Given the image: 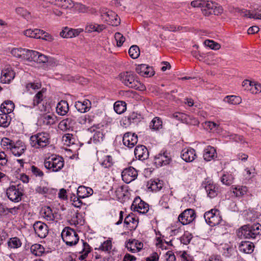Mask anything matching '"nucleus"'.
Returning <instances> with one entry per match:
<instances>
[{"instance_id": "nucleus-1", "label": "nucleus", "mask_w": 261, "mask_h": 261, "mask_svg": "<svg viewBox=\"0 0 261 261\" xmlns=\"http://www.w3.org/2000/svg\"><path fill=\"white\" fill-rule=\"evenodd\" d=\"M30 143L32 147L42 150L48 147L50 143V135L46 132L37 133L30 138Z\"/></svg>"}, {"instance_id": "nucleus-2", "label": "nucleus", "mask_w": 261, "mask_h": 261, "mask_svg": "<svg viewBox=\"0 0 261 261\" xmlns=\"http://www.w3.org/2000/svg\"><path fill=\"white\" fill-rule=\"evenodd\" d=\"M237 235L241 238L255 239L261 236V225L257 223L252 225H244L238 230Z\"/></svg>"}, {"instance_id": "nucleus-3", "label": "nucleus", "mask_w": 261, "mask_h": 261, "mask_svg": "<svg viewBox=\"0 0 261 261\" xmlns=\"http://www.w3.org/2000/svg\"><path fill=\"white\" fill-rule=\"evenodd\" d=\"M61 237L65 244L69 246L76 245L79 241V237L74 229L65 227L61 232Z\"/></svg>"}, {"instance_id": "nucleus-4", "label": "nucleus", "mask_w": 261, "mask_h": 261, "mask_svg": "<svg viewBox=\"0 0 261 261\" xmlns=\"http://www.w3.org/2000/svg\"><path fill=\"white\" fill-rule=\"evenodd\" d=\"M44 164L46 169L58 172L64 167V161L61 156L51 155L45 160Z\"/></svg>"}, {"instance_id": "nucleus-5", "label": "nucleus", "mask_w": 261, "mask_h": 261, "mask_svg": "<svg viewBox=\"0 0 261 261\" xmlns=\"http://www.w3.org/2000/svg\"><path fill=\"white\" fill-rule=\"evenodd\" d=\"M119 78L125 86L138 89L140 88L141 84L136 79V75L132 72H125L119 74Z\"/></svg>"}, {"instance_id": "nucleus-6", "label": "nucleus", "mask_w": 261, "mask_h": 261, "mask_svg": "<svg viewBox=\"0 0 261 261\" xmlns=\"http://www.w3.org/2000/svg\"><path fill=\"white\" fill-rule=\"evenodd\" d=\"M100 13L101 19L113 26H117L120 23V19L113 11L102 8L100 9Z\"/></svg>"}, {"instance_id": "nucleus-7", "label": "nucleus", "mask_w": 261, "mask_h": 261, "mask_svg": "<svg viewBox=\"0 0 261 261\" xmlns=\"http://www.w3.org/2000/svg\"><path fill=\"white\" fill-rule=\"evenodd\" d=\"M154 164L157 167L167 165L171 161V156L170 153L167 151L162 150L154 157Z\"/></svg>"}, {"instance_id": "nucleus-8", "label": "nucleus", "mask_w": 261, "mask_h": 261, "mask_svg": "<svg viewBox=\"0 0 261 261\" xmlns=\"http://www.w3.org/2000/svg\"><path fill=\"white\" fill-rule=\"evenodd\" d=\"M131 209L135 212H148L149 210V205L139 197H137L133 202Z\"/></svg>"}, {"instance_id": "nucleus-9", "label": "nucleus", "mask_w": 261, "mask_h": 261, "mask_svg": "<svg viewBox=\"0 0 261 261\" xmlns=\"http://www.w3.org/2000/svg\"><path fill=\"white\" fill-rule=\"evenodd\" d=\"M122 180L127 184L134 180L138 175L137 170L133 167L124 169L122 172Z\"/></svg>"}, {"instance_id": "nucleus-10", "label": "nucleus", "mask_w": 261, "mask_h": 261, "mask_svg": "<svg viewBox=\"0 0 261 261\" xmlns=\"http://www.w3.org/2000/svg\"><path fill=\"white\" fill-rule=\"evenodd\" d=\"M35 233L40 238H45L48 233V227L46 224L41 222H36L33 225Z\"/></svg>"}, {"instance_id": "nucleus-11", "label": "nucleus", "mask_w": 261, "mask_h": 261, "mask_svg": "<svg viewBox=\"0 0 261 261\" xmlns=\"http://www.w3.org/2000/svg\"><path fill=\"white\" fill-rule=\"evenodd\" d=\"M7 195L10 200L18 202L21 200L22 192L16 186H12L7 190Z\"/></svg>"}, {"instance_id": "nucleus-12", "label": "nucleus", "mask_w": 261, "mask_h": 261, "mask_svg": "<svg viewBox=\"0 0 261 261\" xmlns=\"http://www.w3.org/2000/svg\"><path fill=\"white\" fill-rule=\"evenodd\" d=\"M123 144L128 148H133L138 142V136L135 133L127 132L123 137Z\"/></svg>"}, {"instance_id": "nucleus-13", "label": "nucleus", "mask_w": 261, "mask_h": 261, "mask_svg": "<svg viewBox=\"0 0 261 261\" xmlns=\"http://www.w3.org/2000/svg\"><path fill=\"white\" fill-rule=\"evenodd\" d=\"M205 221L211 226L218 225L222 220L220 213H204Z\"/></svg>"}, {"instance_id": "nucleus-14", "label": "nucleus", "mask_w": 261, "mask_h": 261, "mask_svg": "<svg viewBox=\"0 0 261 261\" xmlns=\"http://www.w3.org/2000/svg\"><path fill=\"white\" fill-rule=\"evenodd\" d=\"M136 71L142 76L150 77L154 74L152 68L146 64L138 65L136 68Z\"/></svg>"}, {"instance_id": "nucleus-15", "label": "nucleus", "mask_w": 261, "mask_h": 261, "mask_svg": "<svg viewBox=\"0 0 261 261\" xmlns=\"http://www.w3.org/2000/svg\"><path fill=\"white\" fill-rule=\"evenodd\" d=\"M82 32V29H74L65 27L60 33V36L64 38H71L77 36Z\"/></svg>"}, {"instance_id": "nucleus-16", "label": "nucleus", "mask_w": 261, "mask_h": 261, "mask_svg": "<svg viewBox=\"0 0 261 261\" xmlns=\"http://www.w3.org/2000/svg\"><path fill=\"white\" fill-rule=\"evenodd\" d=\"M134 154L137 159L141 161L147 159L149 156V152L147 148L142 145H138L136 147Z\"/></svg>"}, {"instance_id": "nucleus-17", "label": "nucleus", "mask_w": 261, "mask_h": 261, "mask_svg": "<svg viewBox=\"0 0 261 261\" xmlns=\"http://www.w3.org/2000/svg\"><path fill=\"white\" fill-rule=\"evenodd\" d=\"M195 150L190 147L184 149L181 153V158L187 162H192L196 158Z\"/></svg>"}, {"instance_id": "nucleus-18", "label": "nucleus", "mask_w": 261, "mask_h": 261, "mask_svg": "<svg viewBox=\"0 0 261 261\" xmlns=\"http://www.w3.org/2000/svg\"><path fill=\"white\" fill-rule=\"evenodd\" d=\"M15 76L14 71L11 69H5L2 71L1 81L4 84H9Z\"/></svg>"}, {"instance_id": "nucleus-19", "label": "nucleus", "mask_w": 261, "mask_h": 261, "mask_svg": "<svg viewBox=\"0 0 261 261\" xmlns=\"http://www.w3.org/2000/svg\"><path fill=\"white\" fill-rule=\"evenodd\" d=\"M205 189L207 196L211 198L215 197L220 191L219 185L214 183H208V182L205 186Z\"/></svg>"}, {"instance_id": "nucleus-20", "label": "nucleus", "mask_w": 261, "mask_h": 261, "mask_svg": "<svg viewBox=\"0 0 261 261\" xmlns=\"http://www.w3.org/2000/svg\"><path fill=\"white\" fill-rule=\"evenodd\" d=\"M25 149L24 144L21 141H18L14 143L10 150L14 155L20 156L24 152Z\"/></svg>"}, {"instance_id": "nucleus-21", "label": "nucleus", "mask_w": 261, "mask_h": 261, "mask_svg": "<svg viewBox=\"0 0 261 261\" xmlns=\"http://www.w3.org/2000/svg\"><path fill=\"white\" fill-rule=\"evenodd\" d=\"M217 157L216 149L212 146H207L205 147L203 152V158L206 161L214 160Z\"/></svg>"}, {"instance_id": "nucleus-22", "label": "nucleus", "mask_w": 261, "mask_h": 261, "mask_svg": "<svg viewBox=\"0 0 261 261\" xmlns=\"http://www.w3.org/2000/svg\"><path fill=\"white\" fill-rule=\"evenodd\" d=\"M98 159L101 166L105 168H110L114 163L113 158L111 155H106L103 153H99Z\"/></svg>"}, {"instance_id": "nucleus-23", "label": "nucleus", "mask_w": 261, "mask_h": 261, "mask_svg": "<svg viewBox=\"0 0 261 261\" xmlns=\"http://www.w3.org/2000/svg\"><path fill=\"white\" fill-rule=\"evenodd\" d=\"M196 213H180L178 217V221L182 225L188 224L194 220L196 218Z\"/></svg>"}, {"instance_id": "nucleus-24", "label": "nucleus", "mask_w": 261, "mask_h": 261, "mask_svg": "<svg viewBox=\"0 0 261 261\" xmlns=\"http://www.w3.org/2000/svg\"><path fill=\"white\" fill-rule=\"evenodd\" d=\"M261 9L254 10L252 12L250 10L242 9L240 11L241 16L243 17H247L249 18H253L255 19H259V15H260Z\"/></svg>"}, {"instance_id": "nucleus-25", "label": "nucleus", "mask_w": 261, "mask_h": 261, "mask_svg": "<svg viewBox=\"0 0 261 261\" xmlns=\"http://www.w3.org/2000/svg\"><path fill=\"white\" fill-rule=\"evenodd\" d=\"M81 242L83 244L82 249L81 251H79V253L81 254V255L79 256V259L80 260H83L87 258L89 253L92 251V249L89 244L84 240H82Z\"/></svg>"}, {"instance_id": "nucleus-26", "label": "nucleus", "mask_w": 261, "mask_h": 261, "mask_svg": "<svg viewBox=\"0 0 261 261\" xmlns=\"http://www.w3.org/2000/svg\"><path fill=\"white\" fill-rule=\"evenodd\" d=\"M254 248V244L249 241H242L239 246V250L246 254L251 253Z\"/></svg>"}, {"instance_id": "nucleus-27", "label": "nucleus", "mask_w": 261, "mask_h": 261, "mask_svg": "<svg viewBox=\"0 0 261 261\" xmlns=\"http://www.w3.org/2000/svg\"><path fill=\"white\" fill-rule=\"evenodd\" d=\"M91 102L88 99H85L83 101H77L75 103V107L76 110L81 112L85 113L89 110L91 108Z\"/></svg>"}, {"instance_id": "nucleus-28", "label": "nucleus", "mask_w": 261, "mask_h": 261, "mask_svg": "<svg viewBox=\"0 0 261 261\" xmlns=\"http://www.w3.org/2000/svg\"><path fill=\"white\" fill-rule=\"evenodd\" d=\"M83 214H85V213H73L70 220V223L75 226L83 225L85 222Z\"/></svg>"}, {"instance_id": "nucleus-29", "label": "nucleus", "mask_w": 261, "mask_h": 261, "mask_svg": "<svg viewBox=\"0 0 261 261\" xmlns=\"http://www.w3.org/2000/svg\"><path fill=\"white\" fill-rule=\"evenodd\" d=\"M105 29V27L104 25L102 24H98L94 23H87L85 27V32L88 33L93 32L100 33Z\"/></svg>"}, {"instance_id": "nucleus-30", "label": "nucleus", "mask_w": 261, "mask_h": 261, "mask_svg": "<svg viewBox=\"0 0 261 261\" xmlns=\"http://www.w3.org/2000/svg\"><path fill=\"white\" fill-rule=\"evenodd\" d=\"M93 192L91 188L81 186L77 189V195L79 197L84 198L91 195Z\"/></svg>"}, {"instance_id": "nucleus-31", "label": "nucleus", "mask_w": 261, "mask_h": 261, "mask_svg": "<svg viewBox=\"0 0 261 261\" xmlns=\"http://www.w3.org/2000/svg\"><path fill=\"white\" fill-rule=\"evenodd\" d=\"M74 120L71 118H68L62 120L59 124V128L63 131L69 130L73 127Z\"/></svg>"}, {"instance_id": "nucleus-32", "label": "nucleus", "mask_w": 261, "mask_h": 261, "mask_svg": "<svg viewBox=\"0 0 261 261\" xmlns=\"http://www.w3.org/2000/svg\"><path fill=\"white\" fill-rule=\"evenodd\" d=\"M124 224L129 225V227L133 228L136 227L138 223V218L134 213H129L124 219Z\"/></svg>"}, {"instance_id": "nucleus-33", "label": "nucleus", "mask_w": 261, "mask_h": 261, "mask_svg": "<svg viewBox=\"0 0 261 261\" xmlns=\"http://www.w3.org/2000/svg\"><path fill=\"white\" fill-rule=\"evenodd\" d=\"M44 34V31L40 29H28L23 32V34L27 37L39 39L41 37V34Z\"/></svg>"}, {"instance_id": "nucleus-34", "label": "nucleus", "mask_w": 261, "mask_h": 261, "mask_svg": "<svg viewBox=\"0 0 261 261\" xmlns=\"http://www.w3.org/2000/svg\"><path fill=\"white\" fill-rule=\"evenodd\" d=\"M52 4L65 9H70L74 6V3L72 0H54Z\"/></svg>"}, {"instance_id": "nucleus-35", "label": "nucleus", "mask_w": 261, "mask_h": 261, "mask_svg": "<svg viewBox=\"0 0 261 261\" xmlns=\"http://www.w3.org/2000/svg\"><path fill=\"white\" fill-rule=\"evenodd\" d=\"M68 103L66 101L61 100L58 103L56 111L59 115L64 116L68 112Z\"/></svg>"}, {"instance_id": "nucleus-36", "label": "nucleus", "mask_w": 261, "mask_h": 261, "mask_svg": "<svg viewBox=\"0 0 261 261\" xmlns=\"http://www.w3.org/2000/svg\"><path fill=\"white\" fill-rule=\"evenodd\" d=\"M140 117L137 113L135 112L132 113L128 116L125 117L123 120V126L130 124L131 123H137L139 121Z\"/></svg>"}, {"instance_id": "nucleus-37", "label": "nucleus", "mask_w": 261, "mask_h": 261, "mask_svg": "<svg viewBox=\"0 0 261 261\" xmlns=\"http://www.w3.org/2000/svg\"><path fill=\"white\" fill-rule=\"evenodd\" d=\"M163 186V181L159 179L150 180L148 183V189L154 192L160 191L162 188Z\"/></svg>"}, {"instance_id": "nucleus-38", "label": "nucleus", "mask_w": 261, "mask_h": 261, "mask_svg": "<svg viewBox=\"0 0 261 261\" xmlns=\"http://www.w3.org/2000/svg\"><path fill=\"white\" fill-rule=\"evenodd\" d=\"M14 104L12 101L7 100L1 105V110L2 113L8 114L14 110Z\"/></svg>"}, {"instance_id": "nucleus-39", "label": "nucleus", "mask_w": 261, "mask_h": 261, "mask_svg": "<svg viewBox=\"0 0 261 261\" xmlns=\"http://www.w3.org/2000/svg\"><path fill=\"white\" fill-rule=\"evenodd\" d=\"M45 90L43 89L38 92L34 96L33 99L32 105L33 107H35L36 106H38L40 104L42 103L44 98V93Z\"/></svg>"}, {"instance_id": "nucleus-40", "label": "nucleus", "mask_w": 261, "mask_h": 261, "mask_svg": "<svg viewBox=\"0 0 261 261\" xmlns=\"http://www.w3.org/2000/svg\"><path fill=\"white\" fill-rule=\"evenodd\" d=\"M39 121L43 125H51L55 123V118L50 115L44 114L40 116Z\"/></svg>"}, {"instance_id": "nucleus-41", "label": "nucleus", "mask_w": 261, "mask_h": 261, "mask_svg": "<svg viewBox=\"0 0 261 261\" xmlns=\"http://www.w3.org/2000/svg\"><path fill=\"white\" fill-rule=\"evenodd\" d=\"M234 180V175L229 173L224 174L221 177V181L224 185L230 186L233 183Z\"/></svg>"}, {"instance_id": "nucleus-42", "label": "nucleus", "mask_w": 261, "mask_h": 261, "mask_svg": "<svg viewBox=\"0 0 261 261\" xmlns=\"http://www.w3.org/2000/svg\"><path fill=\"white\" fill-rule=\"evenodd\" d=\"M38 55V51L25 49V53H24L23 60L35 62L36 56Z\"/></svg>"}, {"instance_id": "nucleus-43", "label": "nucleus", "mask_w": 261, "mask_h": 261, "mask_svg": "<svg viewBox=\"0 0 261 261\" xmlns=\"http://www.w3.org/2000/svg\"><path fill=\"white\" fill-rule=\"evenodd\" d=\"M202 9H211V10H216L218 8H222V7L218 5V4L212 1H203L202 4Z\"/></svg>"}, {"instance_id": "nucleus-44", "label": "nucleus", "mask_w": 261, "mask_h": 261, "mask_svg": "<svg viewBox=\"0 0 261 261\" xmlns=\"http://www.w3.org/2000/svg\"><path fill=\"white\" fill-rule=\"evenodd\" d=\"M224 101L227 102L229 104L236 105L240 104L241 102L242 99L240 96L230 95L226 96L224 99Z\"/></svg>"}, {"instance_id": "nucleus-45", "label": "nucleus", "mask_w": 261, "mask_h": 261, "mask_svg": "<svg viewBox=\"0 0 261 261\" xmlns=\"http://www.w3.org/2000/svg\"><path fill=\"white\" fill-rule=\"evenodd\" d=\"M44 250L43 247L39 244H34L31 247V252L36 256L41 255L44 252Z\"/></svg>"}, {"instance_id": "nucleus-46", "label": "nucleus", "mask_w": 261, "mask_h": 261, "mask_svg": "<svg viewBox=\"0 0 261 261\" xmlns=\"http://www.w3.org/2000/svg\"><path fill=\"white\" fill-rule=\"evenodd\" d=\"M21 242L17 237L10 238L8 242V245L11 248H18L21 246Z\"/></svg>"}, {"instance_id": "nucleus-47", "label": "nucleus", "mask_w": 261, "mask_h": 261, "mask_svg": "<svg viewBox=\"0 0 261 261\" xmlns=\"http://www.w3.org/2000/svg\"><path fill=\"white\" fill-rule=\"evenodd\" d=\"M10 123V118L5 113L0 114V127H7Z\"/></svg>"}, {"instance_id": "nucleus-48", "label": "nucleus", "mask_w": 261, "mask_h": 261, "mask_svg": "<svg viewBox=\"0 0 261 261\" xmlns=\"http://www.w3.org/2000/svg\"><path fill=\"white\" fill-rule=\"evenodd\" d=\"M162 126V121L159 117L154 118L151 121L149 127L152 130L159 129Z\"/></svg>"}, {"instance_id": "nucleus-49", "label": "nucleus", "mask_w": 261, "mask_h": 261, "mask_svg": "<svg viewBox=\"0 0 261 261\" xmlns=\"http://www.w3.org/2000/svg\"><path fill=\"white\" fill-rule=\"evenodd\" d=\"M62 141L65 145L69 146L75 143V138L71 134H66L62 137Z\"/></svg>"}, {"instance_id": "nucleus-50", "label": "nucleus", "mask_w": 261, "mask_h": 261, "mask_svg": "<svg viewBox=\"0 0 261 261\" xmlns=\"http://www.w3.org/2000/svg\"><path fill=\"white\" fill-rule=\"evenodd\" d=\"M114 110L117 114H121L126 110L125 102L117 101L114 105Z\"/></svg>"}, {"instance_id": "nucleus-51", "label": "nucleus", "mask_w": 261, "mask_h": 261, "mask_svg": "<svg viewBox=\"0 0 261 261\" xmlns=\"http://www.w3.org/2000/svg\"><path fill=\"white\" fill-rule=\"evenodd\" d=\"M232 192L237 197H240L244 195L247 192V188L246 187L237 186L232 187Z\"/></svg>"}, {"instance_id": "nucleus-52", "label": "nucleus", "mask_w": 261, "mask_h": 261, "mask_svg": "<svg viewBox=\"0 0 261 261\" xmlns=\"http://www.w3.org/2000/svg\"><path fill=\"white\" fill-rule=\"evenodd\" d=\"M140 49L137 45L132 46L128 50V54L133 59H137L140 55Z\"/></svg>"}, {"instance_id": "nucleus-53", "label": "nucleus", "mask_w": 261, "mask_h": 261, "mask_svg": "<svg viewBox=\"0 0 261 261\" xmlns=\"http://www.w3.org/2000/svg\"><path fill=\"white\" fill-rule=\"evenodd\" d=\"M11 53L13 56L23 59L24 53H25V49L22 48H14L11 50Z\"/></svg>"}, {"instance_id": "nucleus-54", "label": "nucleus", "mask_w": 261, "mask_h": 261, "mask_svg": "<svg viewBox=\"0 0 261 261\" xmlns=\"http://www.w3.org/2000/svg\"><path fill=\"white\" fill-rule=\"evenodd\" d=\"M136 239L129 240L125 244V247L127 250L132 253L137 252Z\"/></svg>"}, {"instance_id": "nucleus-55", "label": "nucleus", "mask_w": 261, "mask_h": 261, "mask_svg": "<svg viewBox=\"0 0 261 261\" xmlns=\"http://www.w3.org/2000/svg\"><path fill=\"white\" fill-rule=\"evenodd\" d=\"M201 10L203 14L206 16H208L213 14L218 15L223 12L222 8H218V9H216V10H211V9L210 10L201 8Z\"/></svg>"}, {"instance_id": "nucleus-56", "label": "nucleus", "mask_w": 261, "mask_h": 261, "mask_svg": "<svg viewBox=\"0 0 261 261\" xmlns=\"http://www.w3.org/2000/svg\"><path fill=\"white\" fill-rule=\"evenodd\" d=\"M15 11L17 14L23 17L25 19H29L31 17L30 13L23 8H17L15 10Z\"/></svg>"}, {"instance_id": "nucleus-57", "label": "nucleus", "mask_w": 261, "mask_h": 261, "mask_svg": "<svg viewBox=\"0 0 261 261\" xmlns=\"http://www.w3.org/2000/svg\"><path fill=\"white\" fill-rule=\"evenodd\" d=\"M193 236L191 233L186 231L180 238V242L184 245H188L190 243Z\"/></svg>"}, {"instance_id": "nucleus-58", "label": "nucleus", "mask_w": 261, "mask_h": 261, "mask_svg": "<svg viewBox=\"0 0 261 261\" xmlns=\"http://www.w3.org/2000/svg\"><path fill=\"white\" fill-rule=\"evenodd\" d=\"M111 249V241L110 240H107L101 244L98 248H96L95 249H98L103 251H109Z\"/></svg>"}, {"instance_id": "nucleus-59", "label": "nucleus", "mask_w": 261, "mask_h": 261, "mask_svg": "<svg viewBox=\"0 0 261 261\" xmlns=\"http://www.w3.org/2000/svg\"><path fill=\"white\" fill-rule=\"evenodd\" d=\"M74 10L79 13H87L89 11V8L81 3L74 4Z\"/></svg>"}, {"instance_id": "nucleus-60", "label": "nucleus", "mask_w": 261, "mask_h": 261, "mask_svg": "<svg viewBox=\"0 0 261 261\" xmlns=\"http://www.w3.org/2000/svg\"><path fill=\"white\" fill-rule=\"evenodd\" d=\"M115 39L116 41L117 46L121 47L125 40V37L120 33H116L115 34Z\"/></svg>"}, {"instance_id": "nucleus-61", "label": "nucleus", "mask_w": 261, "mask_h": 261, "mask_svg": "<svg viewBox=\"0 0 261 261\" xmlns=\"http://www.w3.org/2000/svg\"><path fill=\"white\" fill-rule=\"evenodd\" d=\"M250 92L252 94H257L261 92V84L253 82L252 87L250 89Z\"/></svg>"}, {"instance_id": "nucleus-62", "label": "nucleus", "mask_w": 261, "mask_h": 261, "mask_svg": "<svg viewBox=\"0 0 261 261\" xmlns=\"http://www.w3.org/2000/svg\"><path fill=\"white\" fill-rule=\"evenodd\" d=\"M14 142L10 139L7 138H4L1 141V145L6 147L8 149H11L13 145L14 144Z\"/></svg>"}, {"instance_id": "nucleus-63", "label": "nucleus", "mask_w": 261, "mask_h": 261, "mask_svg": "<svg viewBox=\"0 0 261 261\" xmlns=\"http://www.w3.org/2000/svg\"><path fill=\"white\" fill-rule=\"evenodd\" d=\"M185 123L192 125H198L199 122L196 118L187 115Z\"/></svg>"}, {"instance_id": "nucleus-64", "label": "nucleus", "mask_w": 261, "mask_h": 261, "mask_svg": "<svg viewBox=\"0 0 261 261\" xmlns=\"http://www.w3.org/2000/svg\"><path fill=\"white\" fill-rule=\"evenodd\" d=\"M204 44L206 46L209 47L213 49H219L220 48V45L214 41L206 40L204 41Z\"/></svg>"}]
</instances>
